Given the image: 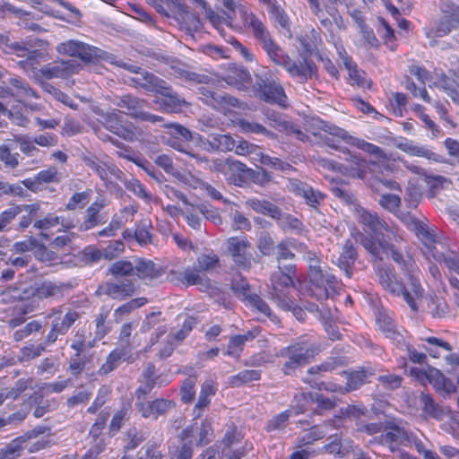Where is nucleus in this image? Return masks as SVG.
<instances>
[{"instance_id":"f257e3e1","label":"nucleus","mask_w":459,"mask_h":459,"mask_svg":"<svg viewBox=\"0 0 459 459\" xmlns=\"http://www.w3.org/2000/svg\"><path fill=\"white\" fill-rule=\"evenodd\" d=\"M377 273L379 283L386 291L393 296L403 297L412 311H418L417 302L422 298L424 290L420 280L415 275L408 273V284L405 285L402 281L398 280L394 269L388 265H378Z\"/></svg>"},{"instance_id":"f03ea898","label":"nucleus","mask_w":459,"mask_h":459,"mask_svg":"<svg viewBox=\"0 0 459 459\" xmlns=\"http://www.w3.org/2000/svg\"><path fill=\"white\" fill-rule=\"evenodd\" d=\"M318 353V347L311 339L302 336L292 344L282 348L278 357L285 359L281 371L285 376H291L302 366L309 363L310 359Z\"/></svg>"},{"instance_id":"7ed1b4c3","label":"nucleus","mask_w":459,"mask_h":459,"mask_svg":"<svg viewBox=\"0 0 459 459\" xmlns=\"http://www.w3.org/2000/svg\"><path fill=\"white\" fill-rule=\"evenodd\" d=\"M261 47L275 65L283 66L292 76L307 80L311 79L316 73V66L313 61L306 58H304V63L293 61L273 39Z\"/></svg>"},{"instance_id":"20e7f679","label":"nucleus","mask_w":459,"mask_h":459,"mask_svg":"<svg viewBox=\"0 0 459 459\" xmlns=\"http://www.w3.org/2000/svg\"><path fill=\"white\" fill-rule=\"evenodd\" d=\"M296 272V265L293 263H288L277 266V270L271 275L272 290L270 295L281 308L293 307V299L290 297L289 290L293 285Z\"/></svg>"},{"instance_id":"39448f33","label":"nucleus","mask_w":459,"mask_h":459,"mask_svg":"<svg viewBox=\"0 0 459 459\" xmlns=\"http://www.w3.org/2000/svg\"><path fill=\"white\" fill-rule=\"evenodd\" d=\"M256 98L271 104L285 106L287 96L282 86L273 79L269 73L255 74L252 86Z\"/></svg>"},{"instance_id":"423d86ee","label":"nucleus","mask_w":459,"mask_h":459,"mask_svg":"<svg viewBox=\"0 0 459 459\" xmlns=\"http://www.w3.org/2000/svg\"><path fill=\"white\" fill-rule=\"evenodd\" d=\"M307 277L309 291L316 299L325 300L337 293L339 281L327 267L317 269V271L314 268Z\"/></svg>"},{"instance_id":"0eeeda50","label":"nucleus","mask_w":459,"mask_h":459,"mask_svg":"<svg viewBox=\"0 0 459 459\" xmlns=\"http://www.w3.org/2000/svg\"><path fill=\"white\" fill-rule=\"evenodd\" d=\"M355 214L358 221L368 228L378 242L382 238L397 240L398 235L394 228L389 226L376 212H370L361 205L356 204Z\"/></svg>"},{"instance_id":"6e6552de","label":"nucleus","mask_w":459,"mask_h":459,"mask_svg":"<svg viewBox=\"0 0 459 459\" xmlns=\"http://www.w3.org/2000/svg\"><path fill=\"white\" fill-rule=\"evenodd\" d=\"M113 103L120 108H125L126 110L125 113L132 118L152 124L164 121L162 117L145 111L144 107L149 104L148 101L134 95L124 94L117 96Z\"/></svg>"},{"instance_id":"1a4fd4ad","label":"nucleus","mask_w":459,"mask_h":459,"mask_svg":"<svg viewBox=\"0 0 459 459\" xmlns=\"http://www.w3.org/2000/svg\"><path fill=\"white\" fill-rule=\"evenodd\" d=\"M101 125L105 129L117 135L121 139L133 142L136 138L135 126L132 122L126 120L123 111L114 108L100 114Z\"/></svg>"},{"instance_id":"9d476101","label":"nucleus","mask_w":459,"mask_h":459,"mask_svg":"<svg viewBox=\"0 0 459 459\" xmlns=\"http://www.w3.org/2000/svg\"><path fill=\"white\" fill-rule=\"evenodd\" d=\"M56 51L61 55L79 57L85 63H96L106 56V52L100 48L73 39L58 44Z\"/></svg>"},{"instance_id":"9b49d317","label":"nucleus","mask_w":459,"mask_h":459,"mask_svg":"<svg viewBox=\"0 0 459 459\" xmlns=\"http://www.w3.org/2000/svg\"><path fill=\"white\" fill-rule=\"evenodd\" d=\"M157 94L154 103L166 113H179L183 107H188L189 103L181 97L173 88L163 81L154 92Z\"/></svg>"},{"instance_id":"f8f14e48","label":"nucleus","mask_w":459,"mask_h":459,"mask_svg":"<svg viewBox=\"0 0 459 459\" xmlns=\"http://www.w3.org/2000/svg\"><path fill=\"white\" fill-rule=\"evenodd\" d=\"M323 126L325 131H328L333 135L337 136L338 138H342L345 143L354 145L359 149L373 155L378 161H385L387 160L386 154L380 147L364 140L352 137L346 130L336 126L335 125L323 124Z\"/></svg>"},{"instance_id":"ddd939ff","label":"nucleus","mask_w":459,"mask_h":459,"mask_svg":"<svg viewBox=\"0 0 459 459\" xmlns=\"http://www.w3.org/2000/svg\"><path fill=\"white\" fill-rule=\"evenodd\" d=\"M81 317V314L73 308H67L64 316H55L51 320L50 329L44 337L45 343L52 345L57 341L59 335L67 333L71 326Z\"/></svg>"},{"instance_id":"4468645a","label":"nucleus","mask_w":459,"mask_h":459,"mask_svg":"<svg viewBox=\"0 0 459 459\" xmlns=\"http://www.w3.org/2000/svg\"><path fill=\"white\" fill-rule=\"evenodd\" d=\"M170 68L175 77L191 84H209L213 81L210 75L193 71L188 65L178 59L171 60Z\"/></svg>"},{"instance_id":"2eb2a0df","label":"nucleus","mask_w":459,"mask_h":459,"mask_svg":"<svg viewBox=\"0 0 459 459\" xmlns=\"http://www.w3.org/2000/svg\"><path fill=\"white\" fill-rule=\"evenodd\" d=\"M135 286L130 280H123L117 282L106 281L100 285L96 294L107 295L113 299L123 300L135 292Z\"/></svg>"},{"instance_id":"dca6fc26","label":"nucleus","mask_w":459,"mask_h":459,"mask_svg":"<svg viewBox=\"0 0 459 459\" xmlns=\"http://www.w3.org/2000/svg\"><path fill=\"white\" fill-rule=\"evenodd\" d=\"M250 243L239 238H230L228 239V249L235 264L242 270H249L252 266V256L247 254Z\"/></svg>"},{"instance_id":"f3484780","label":"nucleus","mask_w":459,"mask_h":459,"mask_svg":"<svg viewBox=\"0 0 459 459\" xmlns=\"http://www.w3.org/2000/svg\"><path fill=\"white\" fill-rule=\"evenodd\" d=\"M239 13L244 27L252 30L254 37L259 41L261 46L272 39L264 24L255 13L247 12L244 8L239 9Z\"/></svg>"},{"instance_id":"a211bd4d","label":"nucleus","mask_w":459,"mask_h":459,"mask_svg":"<svg viewBox=\"0 0 459 459\" xmlns=\"http://www.w3.org/2000/svg\"><path fill=\"white\" fill-rule=\"evenodd\" d=\"M134 405L142 417L149 418L152 416L154 419L166 414L169 410L176 407L173 401L163 398H157L147 403H135Z\"/></svg>"},{"instance_id":"6ab92c4d","label":"nucleus","mask_w":459,"mask_h":459,"mask_svg":"<svg viewBox=\"0 0 459 459\" xmlns=\"http://www.w3.org/2000/svg\"><path fill=\"white\" fill-rule=\"evenodd\" d=\"M289 187L292 193L305 199L306 204L313 208H316L325 198V195L320 191L315 190L308 184L299 179H291Z\"/></svg>"},{"instance_id":"aec40b11","label":"nucleus","mask_w":459,"mask_h":459,"mask_svg":"<svg viewBox=\"0 0 459 459\" xmlns=\"http://www.w3.org/2000/svg\"><path fill=\"white\" fill-rule=\"evenodd\" d=\"M358 258L357 249L352 240L347 239L342 247L340 255L334 264L342 271L348 279L353 274V267Z\"/></svg>"},{"instance_id":"412c9836","label":"nucleus","mask_w":459,"mask_h":459,"mask_svg":"<svg viewBox=\"0 0 459 459\" xmlns=\"http://www.w3.org/2000/svg\"><path fill=\"white\" fill-rule=\"evenodd\" d=\"M230 170L238 173L243 181L250 179L256 184H264L271 179L268 172L263 168H258V169H249L240 161H230Z\"/></svg>"},{"instance_id":"4be33fe9","label":"nucleus","mask_w":459,"mask_h":459,"mask_svg":"<svg viewBox=\"0 0 459 459\" xmlns=\"http://www.w3.org/2000/svg\"><path fill=\"white\" fill-rule=\"evenodd\" d=\"M173 9L177 10L175 16L181 29L185 30L187 34L193 36L194 31L201 29L202 23L199 17L189 12L185 4L179 2Z\"/></svg>"},{"instance_id":"5701e85b","label":"nucleus","mask_w":459,"mask_h":459,"mask_svg":"<svg viewBox=\"0 0 459 459\" xmlns=\"http://www.w3.org/2000/svg\"><path fill=\"white\" fill-rule=\"evenodd\" d=\"M68 288L69 285L63 282L44 281L35 284L36 297L39 299H61Z\"/></svg>"},{"instance_id":"b1692460","label":"nucleus","mask_w":459,"mask_h":459,"mask_svg":"<svg viewBox=\"0 0 459 459\" xmlns=\"http://www.w3.org/2000/svg\"><path fill=\"white\" fill-rule=\"evenodd\" d=\"M192 429H183L178 436V445L170 452V459H191L194 453Z\"/></svg>"},{"instance_id":"393cba45","label":"nucleus","mask_w":459,"mask_h":459,"mask_svg":"<svg viewBox=\"0 0 459 459\" xmlns=\"http://www.w3.org/2000/svg\"><path fill=\"white\" fill-rule=\"evenodd\" d=\"M192 429L191 439L196 446H204L213 439V429L208 420H204L200 425L195 422L184 429Z\"/></svg>"},{"instance_id":"a878e982","label":"nucleus","mask_w":459,"mask_h":459,"mask_svg":"<svg viewBox=\"0 0 459 459\" xmlns=\"http://www.w3.org/2000/svg\"><path fill=\"white\" fill-rule=\"evenodd\" d=\"M122 359L131 364L135 360V358L132 352H128L126 350L117 347L108 354L105 363H103L100 368L99 374L108 375L118 367Z\"/></svg>"},{"instance_id":"bb28decb","label":"nucleus","mask_w":459,"mask_h":459,"mask_svg":"<svg viewBox=\"0 0 459 459\" xmlns=\"http://www.w3.org/2000/svg\"><path fill=\"white\" fill-rule=\"evenodd\" d=\"M342 373L347 379L346 385L343 386L345 394L359 389L365 384L368 377L375 374L371 368H360L353 371L344 370Z\"/></svg>"},{"instance_id":"cd10ccee","label":"nucleus","mask_w":459,"mask_h":459,"mask_svg":"<svg viewBox=\"0 0 459 459\" xmlns=\"http://www.w3.org/2000/svg\"><path fill=\"white\" fill-rule=\"evenodd\" d=\"M162 126L169 129L171 138L168 141V143L175 149L182 151L179 141L190 142L194 139L192 132L180 124L168 123Z\"/></svg>"},{"instance_id":"c85d7f7f","label":"nucleus","mask_w":459,"mask_h":459,"mask_svg":"<svg viewBox=\"0 0 459 459\" xmlns=\"http://www.w3.org/2000/svg\"><path fill=\"white\" fill-rule=\"evenodd\" d=\"M131 82L137 87L143 89L149 92H155L163 79L156 76L154 74L150 73L144 69H141L135 76L132 77Z\"/></svg>"},{"instance_id":"c756f323","label":"nucleus","mask_w":459,"mask_h":459,"mask_svg":"<svg viewBox=\"0 0 459 459\" xmlns=\"http://www.w3.org/2000/svg\"><path fill=\"white\" fill-rule=\"evenodd\" d=\"M246 206L257 213L268 215L272 219L280 220L281 218V210L273 203L267 200L258 198H249L246 201Z\"/></svg>"},{"instance_id":"7c9ffc66","label":"nucleus","mask_w":459,"mask_h":459,"mask_svg":"<svg viewBox=\"0 0 459 459\" xmlns=\"http://www.w3.org/2000/svg\"><path fill=\"white\" fill-rule=\"evenodd\" d=\"M134 273L141 280H152L162 274V270L151 260L138 259L134 264Z\"/></svg>"},{"instance_id":"2f4dec72","label":"nucleus","mask_w":459,"mask_h":459,"mask_svg":"<svg viewBox=\"0 0 459 459\" xmlns=\"http://www.w3.org/2000/svg\"><path fill=\"white\" fill-rule=\"evenodd\" d=\"M147 439V434L136 427L129 428L123 437V452L125 454L135 450Z\"/></svg>"},{"instance_id":"473e14b6","label":"nucleus","mask_w":459,"mask_h":459,"mask_svg":"<svg viewBox=\"0 0 459 459\" xmlns=\"http://www.w3.org/2000/svg\"><path fill=\"white\" fill-rule=\"evenodd\" d=\"M106 205L105 201L96 200L86 209V216L84 221L80 226L81 230H89L93 227L103 223L99 213L100 211Z\"/></svg>"},{"instance_id":"72a5a7b5","label":"nucleus","mask_w":459,"mask_h":459,"mask_svg":"<svg viewBox=\"0 0 459 459\" xmlns=\"http://www.w3.org/2000/svg\"><path fill=\"white\" fill-rule=\"evenodd\" d=\"M398 149L411 155L422 156L428 160H435L437 162H444L445 158L429 149L422 146L414 145L411 142L405 141L397 144Z\"/></svg>"},{"instance_id":"f704fd0d","label":"nucleus","mask_w":459,"mask_h":459,"mask_svg":"<svg viewBox=\"0 0 459 459\" xmlns=\"http://www.w3.org/2000/svg\"><path fill=\"white\" fill-rule=\"evenodd\" d=\"M422 411L427 417L441 420H443L446 412L441 406L436 403L433 398L427 394H421L420 396Z\"/></svg>"},{"instance_id":"c9c22d12","label":"nucleus","mask_w":459,"mask_h":459,"mask_svg":"<svg viewBox=\"0 0 459 459\" xmlns=\"http://www.w3.org/2000/svg\"><path fill=\"white\" fill-rule=\"evenodd\" d=\"M18 207L21 208L20 213L26 212L23 214L15 228L16 230L22 231L27 229L32 222L35 217H37L38 212L40 209L39 203H34L30 204H18Z\"/></svg>"},{"instance_id":"e433bc0d","label":"nucleus","mask_w":459,"mask_h":459,"mask_svg":"<svg viewBox=\"0 0 459 459\" xmlns=\"http://www.w3.org/2000/svg\"><path fill=\"white\" fill-rule=\"evenodd\" d=\"M47 65L55 78H66L79 71V65H75L72 60L55 62Z\"/></svg>"},{"instance_id":"4c0bfd02","label":"nucleus","mask_w":459,"mask_h":459,"mask_svg":"<svg viewBox=\"0 0 459 459\" xmlns=\"http://www.w3.org/2000/svg\"><path fill=\"white\" fill-rule=\"evenodd\" d=\"M82 160L88 168L91 169L102 181H107L108 179V170L110 166L100 161L96 155H83L82 157Z\"/></svg>"},{"instance_id":"58836bf2","label":"nucleus","mask_w":459,"mask_h":459,"mask_svg":"<svg viewBox=\"0 0 459 459\" xmlns=\"http://www.w3.org/2000/svg\"><path fill=\"white\" fill-rule=\"evenodd\" d=\"M147 303V299L144 297L133 299L130 301L123 304L118 307L114 311V319L116 323H119L124 320V318L131 314L134 310L143 307Z\"/></svg>"},{"instance_id":"ea45409f","label":"nucleus","mask_w":459,"mask_h":459,"mask_svg":"<svg viewBox=\"0 0 459 459\" xmlns=\"http://www.w3.org/2000/svg\"><path fill=\"white\" fill-rule=\"evenodd\" d=\"M428 345L422 344V348L433 358H439L440 351H451L452 346L442 339L437 337L421 338Z\"/></svg>"},{"instance_id":"a19ab883","label":"nucleus","mask_w":459,"mask_h":459,"mask_svg":"<svg viewBox=\"0 0 459 459\" xmlns=\"http://www.w3.org/2000/svg\"><path fill=\"white\" fill-rule=\"evenodd\" d=\"M326 444L322 447V450L330 455H333L337 457L342 458L345 456V449L342 445V433H335L330 435L326 439Z\"/></svg>"},{"instance_id":"79ce46f5","label":"nucleus","mask_w":459,"mask_h":459,"mask_svg":"<svg viewBox=\"0 0 459 459\" xmlns=\"http://www.w3.org/2000/svg\"><path fill=\"white\" fill-rule=\"evenodd\" d=\"M0 49L5 54L18 56L19 54H24L25 45L13 40L10 34L5 32L0 34Z\"/></svg>"},{"instance_id":"37998d69","label":"nucleus","mask_w":459,"mask_h":459,"mask_svg":"<svg viewBox=\"0 0 459 459\" xmlns=\"http://www.w3.org/2000/svg\"><path fill=\"white\" fill-rule=\"evenodd\" d=\"M390 239L382 238L379 242V246L382 247V251L387 255H390L392 259L401 267L404 272H408V264L405 261L403 254L389 242Z\"/></svg>"},{"instance_id":"c03bdc74","label":"nucleus","mask_w":459,"mask_h":459,"mask_svg":"<svg viewBox=\"0 0 459 459\" xmlns=\"http://www.w3.org/2000/svg\"><path fill=\"white\" fill-rule=\"evenodd\" d=\"M82 258L86 264H95L100 261L101 258L112 260L113 255L109 250H100L95 247L89 246L82 250Z\"/></svg>"},{"instance_id":"a18cd8bd","label":"nucleus","mask_w":459,"mask_h":459,"mask_svg":"<svg viewBox=\"0 0 459 459\" xmlns=\"http://www.w3.org/2000/svg\"><path fill=\"white\" fill-rule=\"evenodd\" d=\"M452 18H453V16L451 17L448 15H445V16L441 17L435 23V26L429 30V31L427 33V36L429 38H430V37L441 38V37H444V36L449 34L454 28L453 23H452L454 19H452Z\"/></svg>"},{"instance_id":"49530a36","label":"nucleus","mask_w":459,"mask_h":459,"mask_svg":"<svg viewBox=\"0 0 459 459\" xmlns=\"http://www.w3.org/2000/svg\"><path fill=\"white\" fill-rule=\"evenodd\" d=\"M428 311L434 318L445 317L449 313V307L441 297H430L428 302Z\"/></svg>"},{"instance_id":"de8ad7c7","label":"nucleus","mask_w":459,"mask_h":459,"mask_svg":"<svg viewBox=\"0 0 459 459\" xmlns=\"http://www.w3.org/2000/svg\"><path fill=\"white\" fill-rule=\"evenodd\" d=\"M26 444L18 437L7 444L4 448L0 449V459H17Z\"/></svg>"},{"instance_id":"09e8293b","label":"nucleus","mask_w":459,"mask_h":459,"mask_svg":"<svg viewBox=\"0 0 459 459\" xmlns=\"http://www.w3.org/2000/svg\"><path fill=\"white\" fill-rule=\"evenodd\" d=\"M261 371L256 369H246L230 377L229 383L231 386L238 387L244 384L259 380Z\"/></svg>"},{"instance_id":"8fccbe9b","label":"nucleus","mask_w":459,"mask_h":459,"mask_svg":"<svg viewBox=\"0 0 459 459\" xmlns=\"http://www.w3.org/2000/svg\"><path fill=\"white\" fill-rule=\"evenodd\" d=\"M134 264L126 260H119L111 264L108 269L107 274H110L115 278L126 277L134 274Z\"/></svg>"},{"instance_id":"3c124183","label":"nucleus","mask_w":459,"mask_h":459,"mask_svg":"<svg viewBox=\"0 0 459 459\" xmlns=\"http://www.w3.org/2000/svg\"><path fill=\"white\" fill-rule=\"evenodd\" d=\"M18 56L25 57L24 60H21L19 62V64L24 69H28V68L35 69L36 68L35 65H38L39 63V61L45 57V53L39 49L30 50L25 46L24 54H19Z\"/></svg>"},{"instance_id":"603ef678","label":"nucleus","mask_w":459,"mask_h":459,"mask_svg":"<svg viewBox=\"0 0 459 459\" xmlns=\"http://www.w3.org/2000/svg\"><path fill=\"white\" fill-rule=\"evenodd\" d=\"M160 446L155 441H148L136 453L135 459H163Z\"/></svg>"},{"instance_id":"864d4df0","label":"nucleus","mask_w":459,"mask_h":459,"mask_svg":"<svg viewBox=\"0 0 459 459\" xmlns=\"http://www.w3.org/2000/svg\"><path fill=\"white\" fill-rule=\"evenodd\" d=\"M300 397L308 402L316 403L320 410H332L335 407V402L318 393H301Z\"/></svg>"},{"instance_id":"5fc2aeb1","label":"nucleus","mask_w":459,"mask_h":459,"mask_svg":"<svg viewBox=\"0 0 459 459\" xmlns=\"http://www.w3.org/2000/svg\"><path fill=\"white\" fill-rule=\"evenodd\" d=\"M251 82V74L248 70L245 68H236L232 71V74H229L227 77V82L236 86L238 89L245 87L246 84Z\"/></svg>"},{"instance_id":"6e6d98bb","label":"nucleus","mask_w":459,"mask_h":459,"mask_svg":"<svg viewBox=\"0 0 459 459\" xmlns=\"http://www.w3.org/2000/svg\"><path fill=\"white\" fill-rule=\"evenodd\" d=\"M48 346H50V344L45 343V339H43L42 342L38 345L30 344L28 346H24L21 350L22 356L19 358V361H29L39 357Z\"/></svg>"},{"instance_id":"4d7b16f0","label":"nucleus","mask_w":459,"mask_h":459,"mask_svg":"<svg viewBox=\"0 0 459 459\" xmlns=\"http://www.w3.org/2000/svg\"><path fill=\"white\" fill-rule=\"evenodd\" d=\"M152 225L151 222L143 220L137 225L134 230V238L142 246H145L152 242Z\"/></svg>"},{"instance_id":"13d9d810","label":"nucleus","mask_w":459,"mask_h":459,"mask_svg":"<svg viewBox=\"0 0 459 459\" xmlns=\"http://www.w3.org/2000/svg\"><path fill=\"white\" fill-rule=\"evenodd\" d=\"M197 382V377L195 375H191L187 377L182 383L180 387V395L181 401L185 403H191L195 396V386Z\"/></svg>"},{"instance_id":"bf43d9fd","label":"nucleus","mask_w":459,"mask_h":459,"mask_svg":"<svg viewBox=\"0 0 459 459\" xmlns=\"http://www.w3.org/2000/svg\"><path fill=\"white\" fill-rule=\"evenodd\" d=\"M230 289L237 298L243 301H248L249 297L253 294L250 293V285L246 278H239L233 280L230 284Z\"/></svg>"},{"instance_id":"052dcab7","label":"nucleus","mask_w":459,"mask_h":459,"mask_svg":"<svg viewBox=\"0 0 459 459\" xmlns=\"http://www.w3.org/2000/svg\"><path fill=\"white\" fill-rule=\"evenodd\" d=\"M238 125L245 133L261 134L271 139H274L276 137V134L273 132L267 130L264 126L256 122L240 119L238 120Z\"/></svg>"},{"instance_id":"680f3d73","label":"nucleus","mask_w":459,"mask_h":459,"mask_svg":"<svg viewBox=\"0 0 459 459\" xmlns=\"http://www.w3.org/2000/svg\"><path fill=\"white\" fill-rule=\"evenodd\" d=\"M377 325L386 337L396 340L400 336L395 325L389 316L379 313L377 318Z\"/></svg>"},{"instance_id":"e2e57ef3","label":"nucleus","mask_w":459,"mask_h":459,"mask_svg":"<svg viewBox=\"0 0 459 459\" xmlns=\"http://www.w3.org/2000/svg\"><path fill=\"white\" fill-rule=\"evenodd\" d=\"M308 7L314 16H316L320 24L326 30L332 29L333 22V19L325 17L324 8L320 0H307Z\"/></svg>"},{"instance_id":"0e129e2a","label":"nucleus","mask_w":459,"mask_h":459,"mask_svg":"<svg viewBox=\"0 0 459 459\" xmlns=\"http://www.w3.org/2000/svg\"><path fill=\"white\" fill-rule=\"evenodd\" d=\"M358 242L376 259L382 260L381 251L382 247L379 246L378 240H377L374 237L366 236L364 234H359Z\"/></svg>"},{"instance_id":"69168bd1","label":"nucleus","mask_w":459,"mask_h":459,"mask_svg":"<svg viewBox=\"0 0 459 459\" xmlns=\"http://www.w3.org/2000/svg\"><path fill=\"white\" fill-rule=\"evenodd\" d=\"M316 32L315 30H312L309 33L299 35L297 37L298 41L302 47V54L304 55V58L307 59V56H311L313 52L316 49Z\"/></svg>"},{"instance_id":"338daca9","label":"nucleus","mask_w":459,"mask_h":459,"mask_svg":"<svg viewBox=\"0 0 459 459\" xmlns=\"http://www.w3.org/2000/svg\"><path fill=\"white\" fill-rule=\"evenodd\" d=\"M91 192V189H87L83 192L74 193L65 204L66 210L82 209L89 203Z\"/></svg>"},{"instance_id":"774afa93","label":"nucleus","mask_w":459,"mask_h":459,"mask_svg":"<svg viewBox=\"0 0 459 459\" xmlns=\"http://www.w3.org/2000/svg\"><path fill=\"white\" fill-rule=\"evenodd\" d=\"M326 436L323 426L315 425L307 429V432L299 438V446H306L320 440Z\"/></svg>"}]
</instances>
